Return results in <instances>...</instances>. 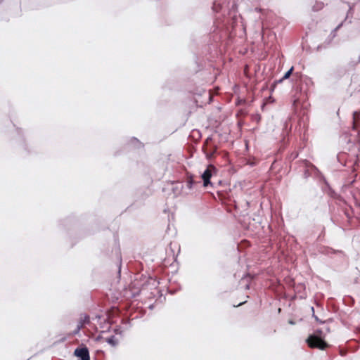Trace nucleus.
<instances>
[{
	"instance_id": "nucleus-3",
	"label": "nucleus",
	"mask_w": 360,
	"mask_h": 360,
	"mask_svg": "<svg viewBox=\"0 0 360 360\" xmlns=\"http://www.w3.org/2000/svg\"><path fill=\"white\" fill-rule=\"evenodd\" d=\"M75 354L81 360H90L89 351L86 348H78L75 351Z\"/></svg>"
},
{
	"instance_id": "nucleus-4",
	"label": "nucleus",
	"mask_w": 360,
	"mask_h": 360,
	"mask_svg": "<svg viewBox=\"0 0 360 360\" xmlns=\"http://www.w3.org/2000/svg\"><path fill=\"white\" fill-rule=\"evenodd\" d=\"M292 70H293V68H291L285 74V75L283 76V79H287L290 77V75H291L292 72Z\"/></svg>"
},
{
	"instance_id": "nucleus-6",
	"label": "nucleus",
	"mask_w": 360,
	"mask_h": 360,
	"mask_svg": "<svg viewBox=\"0 0 360 360\" xmlns=\"http://www.w3.org/2000/svg\"><path fill=\"white\" fill-rule=\"evenodd\" d=\"M82 326V324H81V325H79V326H78V328H77V330H79V329H80V328H81Z\"/></svg>"
},
{
	"instance_id": "nucleus-2",
	"label": "nucleus",
	"mask_w": 360,
	"mask_h": 360,
	"mask_svg": "<svg viewBox=\"0 0 360 360\" xmlns=\"http://www.w3.org/2000/svg\"><path fill=\"white\" fill-rule=\"evenodd\" d=\"M216 173V169L212 165H209L206 170L202 174V179H203L204 186H207L210 184V179L211 176Z\"/></svg>"
},
{
	"instance_id": "nucleus-1",
	"label": "nucleus",
	"mask_w": 360,
	"mask_h": 360,
	"mask_svg": "<svg viewBox=\"0 0 360 360\" xmlns=\"http://www.w3.org/2000/svg\"><path fill=\"white\" fill-rule=\"evenodd\" d=\"M307 342L311 347H317L323 349L326 347V343L321 338L315 335H310L307 339Z\"/></svg>"
},
{
	"instance_id": "nucleus-5",
	"label": "nucleus",
	"mask_w": 360,
	"mask_h": 360,
	"mask_svg": "<svg viewBox=\"0 0 360 360\" xmlns=\"http://www.w3.org/2000/svg\"><path fill=\"white\" fill-rule=\"evenodd\" d=\"M107 342H108V343L111 344V345H115V342H114V340H113V339H112V338H109V339H108Z\"/></svg>"
}]
</instances>
